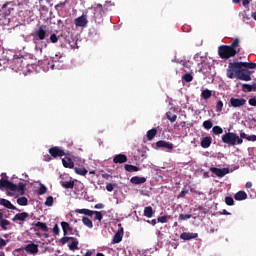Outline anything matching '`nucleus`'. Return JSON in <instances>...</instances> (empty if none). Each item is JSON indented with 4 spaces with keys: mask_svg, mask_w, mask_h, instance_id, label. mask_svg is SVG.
<instances>
[{
    "mask_svg": "<svg viewBox=\"0 0 256 256\" xmlns=\"http://www.w3.org/2000/svg\"><path fill=\"white\" fill-rule=\"evenodd\" d=\"M238 53H241V40L234 39L231 45H221L218 47V55L220 59H231Z\"/></svg>",
    "mask_w": 256,
    "mask_h": 256,
    "instance_id": "obj_1",
    "label": "nucleus"
},
{
    "mask_svg": "<svg viewBox=\"0 0 256 256\" xmlns=\"http://www.w3.org/2000/svg\"><path fill=\"white\" fill-rule=\"evenodd\" d=\"M222 143H225L228 147H235V145H241L242 140L239 138V135L233 132H226L221 137Z\"/></svg>",
    "mask_w": 256,
    "mask_h": 256,
    "instance_id": "obj_2",
    "label": "nucleus"
},
{
    "mask_svg": "<svg viewBox=\"0 0 256 256\" xmlns=\"http://www.w3.org/2000/svg\"><path fill=\"white\" fill-rule=\"evenodd\" d=\"M242 69H243L242 62H230L226 72L228 79H235V75L236 77H238Z\"/></svg>",
    "mask_w": 256,
    "mask_h": 256,
    "instance_id": "obj_3",
    "label": "nucleus"
},
{
    "mask_svg": "<svg viewBox=\"0 0 256 256\" xmlns=\"http://www.w3.org/2000/svg\"><path fill=\"white\" fill-rule=\"evenodd\" d=\"M75 212L79 213L80 215H87L88 217H93V215H95L94 221H99L100 223L101 221H103V213H101V211H95V210L83 208V209H77L75 210Z\"/></svg>",
    "mask_w": 256,
    "mask_h": 256,
    "instance_id": "obj_4",
    "label": "nucleus"
},
{
    "mask_svg": "<svg viewBox=\"0 0 256 256\" xmlns=\"http://www.w3.org/2000/svg\"><path fill=\"white\" fill-rule=\"evenodd\" d=\"M47 30L43 26H40L33 34V43L39 45V41H45L47 39Z\"/></svg>",
    "mask_w": 256,
    "mask_h": 256,
    "instance_id": "obj_5",
    "label": "nucleus"
},
{
    "mask_svg": "<svg viewBox=\"0 0 256 256\" xmlns=\"http://www.w3.org/2000/svg\"><path fill=\"white\" fill-rule=\"evenodd\" d=\"M103 17H105V9H103V5L97 4L93 9V19L95 23H103Z\"/></svg>",
    "mask_w": 256,
    "mask_h": 256,
    "instance_id": "obj_6",
    "label": "nucleus"
},
{
    "mask_svg": "<svg viewBox=\"0 0 256 256\" xmlns=\"http://www.w3.org/2000/svg\"><path fill=\"white\" fill-rule=\"evenodd\" d=\"M21 251H26L27 253H30L31 255H37L39 253V245L35 243H30L22 248H17L14 250V253H19Z\"/></svg>",
    "mask_w": 256,
    "mask_h": 256,
    "instance_id": "obj_7",
    "label": "nucleus"
},
{
    "mask_svg": "<svg viewBox=\"0 0 256 256\" xmlns=\"http://www.w3.org/2000/svg\"><path fill=\"white\" fill-rule=\"evenodd\" d=\"M244 105H247V99L235 97L230 98L229 107H234L237 109L239 107H244Z\"/></svg>",
    "mask_w": 256,
    "mask_h": 256,
    "instance_id": "obj_8",
    "label": "nucleus"
},
{
    "mask_svg": "<svg viewBox=\"0 0 256 256\" xmlns=\"http://www.w3.org/2000/svg\"><path fill=\"white\" fill-rule=\"evenodd\" d=\"M49 154L51 157H54V159H57V157H65V151L63 149L59 148V146H54L49 149Z\"/></svg>",
    "mask_w": 256,
    "mask_h": 256,
    "instance_id": "obj_9",
    "label": "nucleus"
},
{
    "mask_svg": "<svg viewBox=\"0 0 256 256\" xmlns=\"http://www.w3.org/2000/svg\"><path fill=\"white\" fill-rule=\"evenodd\" d=\"M65 158L62 159V165L66 169H73L75 167V162H73V159H71V153H66L64 155Z\"/></svg>",
    "mask_w": 256,
    "mask_h": 256,
    "instance_id": "obj_10",
    "label": "nucleus"
},
{
    "mask_svg": "<svg viewBox=\"0 0 256 256\" xmlns=\"http://www.w3.org/2000/svg\"><path fill=\"white\" fill-rule=\"evenodd\" d=\"M209 171L214 173L217 177H225V175L229 174V168H217V167H210Z\"/></svg>",
    "mask_w": 256,
    "mask_h": 256,
    "instance_id": "obj_11",
    "label": "nucleus"
},
{
    "mask_svg": "<svg viewBox=\"0 0 256 256\" xmlns=\"http://www.w3.org/2000/svg\"><path fill=\"white\" fill-rule=\"evenodd\" d=\"M61 227H62L64 236L67 235L68 231H70L71 235H76V237H80L79 230H73V228L69 225L68 222H61Z\"/></svg>",
    "mask_w": 256,
    "mask_h": 256,
    "instance_id": "obj_12",
    "label": "nucleus"
},
{
    "mask_svg": "<svg viewBox=\"0 0 256 256\" xmlns=\"http://www.w3.org/2000/svg\"><path fill=\"white\" fill-rule=\"evenodd\" d=\"M240 81H251V71L243 68L240 74L236 76Z\"/></svg>",
    "mask_w": 256,
    "mask_h": 256,
    "instance_id": "obj_13",
    "label": "nucleus"
},
{
    "mask_svg": "<svg viewBox=\"0 0 256 256\" xmlns=\"http://www.w3.org/2000/svg\"><path fill=\"white\" fill-rule=\"evenodd\" d=\"M74 23L76 27H87V23H89L87 15L83 14L82 16H79L74 20Z\"/></svg>",
    "mask_w": 256,
    "mask_h": 256,
    "instance_id": "obj_14",
    "label": "nucleus"
},
{
    "mask_svg": "<svg viewBox=\"0 0 256 256\" xmlns=\"http://www.w3.org/2000/svg\"><path fill=\"white\" fill-rule=\"evenodd\" d=\"M0 189H9V191L11 190H15V184L9 180H0Z\"/></svg>",
    "mask_w": 256,
    "mask_h": 256,
    "instance_id": "obj_15",
    "label": "nucleus"
},
{
    "mask_svg": "<svg viewBox=\"0 0 256 256\" xmlns=\"http://www.w3.org/2000/svg\"><path fill=\"white\" fill-rule=\"evenodd\" d=\"M9 225H11V222L7 219H5V214H3L2 212H0V227L2 229V231H7V229H9Z\"/></svg>",
    "mask_w": 256,
    "mask_h": 256,
    "instance_id": "obj_16",
    "label": "nucleus"
},
{
    "mask_svg": "<svg viewBox=\"0 0 256 256\" xmlns=\"http://www.w3.org/2000/svg\"><path fill=\"white\" fill-rule=\"evenodd\" d=\"M156 147H158L159 149H169L170 151L173 150V143L164 141V140H160L158 142H156Z\"/></svg>",
    "mask_w": 256,
    "mask_h": 256,
    "instance_id": "obj_17",
    "label": "nucleus"
},
{
    "mask_svg": "<svg viewBox=\"0 0 256 256\" xmlns=\"http://www.w3.org/2000/svg\"><path fill=\"white\" fill-rule=\"evenodd\" d=\"M0 205H2V207H6V209H12L13 211H19V209H17V207H15V205H13L11 203V201L2 198L0 199Z\"/></svg>",
    "mask_w": 256,
    "mask_h": 256,
    "instance_id": "obj_18",
    "label": "nucleus"
},
{
    "mask_svg": "<svg viewBox=\"0 0 256 256\" xmlns=\"http://www.w3.org/2000/svg\"><path fill=\"white\" fill-rule=\"evenodd\" d=\"M197 237H199V234L189 232H184L180 235V239H183V241H191V239H197Z\"/></svg>",
    "mask_w": 256,
    "mask_h": 256,
    "instance_id": "obj_19",
    "label": "nucleus"
},
{
    "mask_svg": "<svg viewBox=\"0 0 256 256\" xmlns=\"http://www.w3.org/2000/svg\"><path fill=\"white\" fill-rule=\"evenodd\" d=\"M130 183H132V185H143V183H147V178L139 177V176H133L130 179Z\"/></svg>",
    "mask_w": 256,
    "mask_h": 256,
    "instance_id": "obj_20",
    "label": "nucleus"
},
{
    "mask_svg": "<svg viewBox=\"0 0 256 256\" xmlns=\"http://www.w3.org/2000/svg\"><path fill=\"white\" fill-rule=\"evenodd\" d=\"M29 218V213L27 212H22V213H17L13 218L12 221L17 222V221H27Z\"/></svg>",
    "mask_w": 256,
    "mask_h": 256,
    "instance_id": "obj_21",
    "label": "nucleus"
},
{
    "mask_svg": "<svg viewBox=\"0 0 256 256\" xmlns=\"http://www.w3.org/2000/svg\"><path fill=\"white\" fill-rule=\"evenodd\" d=\"M15 189L14 190H10V191H16L17 193H19V195H25V189H26V185L23 182H19L18 184H14Z\"/></svg>",
    "mask_w": 256,
    "mask_h": 256,
    "instance_id": "obj_22",
    "label": "nucleus"
},
{
    "mask_svg": "<svg viewBox=\"0 0 256 256\" xmlns=\"http://www.w3.org/2000/svg\"><path fill=\"white\" fill-rule=\"evenodd\" d=\"M212 141L213 139L211 138V136H206L202 138L200 145L203 149H209V147H211Z\"/></svg>",
    "mask_w": 256,
    "mask_h": 256,
    "instance_id": "obj_23",
    "label": "nucleus"
},
{
    "mask_svg": "<svg viewBox=\"0 0 256 256\" xmlns=\"http://www.w3.org/2000/svg\"><path fill=\"white\" fill-rule=\"evenodd\" d=\"M113 163L121 164V163H127V155L125 154H117L113 158Z\"/></svg>",
    "mask_w": 256,
    "mask_h": 256,
    "instance_id": "obj_24",
    "label": "nucleus"
},
{
    "mask_svg": "<svg viewBox=\"0 0 256 256\" xmlns=\"http://www.w3.org/2000/svg\"><path fill=\"white\" fill-rule=\"evenodd\" d=\"M121 241H123V231H118L112 239V245H116L117 243H121Z\"/></svg>",
    "mask_w": 256,
    "mask_h": 256,
    "instance_id": "obj_25",
    "label": "nucleus"
},
{
    "mask_svg": "<svg viewBox=\"0 0 256 256\" xmlns=\"http://www.w3.org/2000/svg\"><path fill=\"white\" fill-rule=\"evenodd\" d=\"M234 199L236 201H245V199H247V194L245 191H238L235 195H234Z\"/></svg>",
    "mask_w": 256,
    "mask_h": 256,
    "instance_id": "obj_26",
    "label": "nucleus"
},
{
    "mask_svg": "<svg viewBox=\"0 0 256 256\" xmlns=\"http://www.w3.org/2000/svg\"><path fill=\"white\" fill-rule=\"evenodd\" d=\"M154 211H153V207L151 206H147L144 208V217H147L148 219H151V217H153L154 215Z\"/></svg>",
    "mask_w": 256,
    "mask_h": 256,
    "instance_id": "obj_27",
    "label": "nucleus"
},
{
    "mask_svg": "<svg viewBox=\"0 0 256 256\" xmlns=\"http://www.w3.org/2000/svg\"><path fill=\"white\" fill-rule=\"evenodd\" d=\"M82 223L85 225V227H88V229H93V221H91L89 217L83 216Z\"/></svg>",
    "mask_w": 256,
    "mask_h": 256,
    "instance_id": "obj_28",
    "label": "nucleus"
},
{
    "mask_svg": "<svg viewBox=\"0 0 256 256\" xmlns=\"http://www.w3.org/2000/svg\"><path fill=\"white\" fill-rule=\"evenodd\" d=\"M61 186L64 187V189H73L75 187V182L74 181H61L60 182Z\"/></svg>",
    "mask_w": 256,
    "mask_h": 256,
    "instance_id": "obj_29",
    "label": "nucleus"
},
{
    "mask_svg": "<svg viewBox=\"0 0 256 256\" xmlns=\"http://www.w3.org/2000/svg\"><path fill=\"white\" fill-rule=\"evenodd\" d=\"M157 135V129L152 128L147 132V139L148 141H153L155 139V136Z\"/></svg>",
    "mask_w": 256,
    "mask_h": 256,
    "instance_id": "obj_30",
    "label": "nucleus"
},
{
    "mask_svg": "<svg viewBox=\"0 0 256 256\" xmlns=\"http://www.w3.org/2000/svg\"><path fill=\"white\" fill-rule=\"evenodd\" d=\"M71 241H72V243L69 244L70 251H75V250L79 249V247H78L79 240H77V238L73 237V239Z\"/></svg>",
    "mask_w": 256,
    "mask_h": 256,
    "instance_id": "obj_31",
    "label": "nucleus"
},
{
    "mask_svg": "<svg viewBox=\"0 0 256 256\" xmlns=\"http://www.w3.org/2000/svg\"><path fill=\"white\" fill-rule=\"evenodd\" d=\"M212 95H213V92H211V90L209 89H205L201 93L202 99H205V100L211 99Z\"/></svg>",
    "mask_w": 256,
    "mask_h": 256,
    "instance_id": "obj_32",
    "label": "nucleus"
},
{
    "mask_svg": "<svg viewBox=\"0 0 256 256\" xmlns=\"http://www.w3.org/2000/svg\"><path fill=\"white\" fill-rule=\"evenodd\" d=\"M242 89L243 91H248L249 93H251V91H256V84H243Z\"/></svg>",
    "mask_w": 256,
    "mask_h": 256,
    "instance_id": "obj_33",
    "label": "nucleus"
},
{
    "mask_svg": "<svg viewBox=\"0 0 256 256\" xmlns=\"http://www.w3.org/2000/svg\"><path fill=\"white\" fill-rule=\"evenodd\" d=\"M242 68L243 69H256V63L255 62H242Z\"/></svg>",
    "mask_w": 256,
    "mask_h": 256,
    "instance_id": "obj_34",
    "label": "nucleus"
},
{
    "mask_svg": "<svg viewBox=\"0 0 256 256\" xmlns=\"http://www.w3.org/2000/svg\"><path fill=\"white\" fill-rule=\"evenodd\" d=\"M166 117L170 123H175V121H177V115L173 114V112H167Z\"/></svg>",
    "mask_w": 256,
    "mask_h": 256,
    "instance_id": "obj_35",
    "label": "nucleus"
},
{
    "mask_svg": "<svg viewBox=\"0 0 256 256\" xmlns=\"http://www.w3.org/2000/svg\"><path fill=\"white\" fill-rule=\"evenodd\" d=\"M35 227H38L39 229H41L44 232L49 231V227H47V224L44 222H37L36 224H34Z\"/></svg>",
    "mask_w": 256,
    "mask_h": 256,
    "instance_id": "obj_36",
    "label": "nucleus"
},
{
    "mask_svg": "<svg viewBox=\"0 0 256 256\" xmlns=\"http://www.w3.org/2000/svg\"><path fill=\"white\" fill-rule=\"evenodd\" d=\"M17 203L21 206H27L29 204V200L27 199V197L23 196L17 199Z\"/></svg>",
    "mask_w": 256,
    "mask_h": 256,
    "instance_id": "obj_37",
    "label": "nucleus"
},
{
    "mask_svg": "<svg viewBox=\"0 0 256 256\" xmlns=\"http://www.w3.org/2000/svg\"><path fill=\"white\" fill-rule=\"evenodd\" d=\"M74 171H75V173H76L77 175H82V176H85V175L88 173L87 169L81 168V167H76V168L74 169Z\"/></svg>",
    "mask_w": 256,
    "mask_h": 256,
    "instance_id": "obj_38",
    "label": "nucleus"
},
{
    "mask_svg": "<svg viewBox=\"0 0 256 256\" xmlns=\"http://www.w3.org/2000/svg\"><path fill=\"white\" fill-rule=\"evenodd\" d=\"M124 169H125L126 171H129V172L139 171V167L133 166V165H131V164H126V165L124 166Z\"/></svg>",
    "mask_w": 256,
    "mask_h": 256,
    "instance_id": "obj_39",
    "label": "nucleus"
},
{
    "mask_svg": "<svg viewBox=\"0 0 256 256\" xmlns=\"http://www.w3.org/2000/svg\"><path fill=\"white\" fill-rule=\"evenodd\" d=\"M182 81H185L186 83H191L193 81V75L186 73L182 76Z\"/></svg>",
    "mask_w": 256,
    "mask_h": 256,
    "instance_id": "obj_40",
    "label": "nucleus"
},
{
    "mask_svg": "<svg viewBox=\"0 0 256 256\" xmlns=\"http://www.w3.org/2000/svg\"><path fill=\"white\" fill-rule=\"evenodd\" d=\"M212 133H214V135H223V128L220 126H214L212 128Z\"/></svg>",
    "mask_w": 256,
    "mask_h": 256,
    "instance_id": "obj_41",
    "label": "nucleus"
},
{
    "mask_svg": "<svg viewBox=\"0 0 256 256\" xmlns=\"http://www.w3.org/2000/svg\"><path fill=\"white\" fill-rule=\"evenodd\" d=\"M171 219V215L160 216L157 218L158 223H167Z\"/></svg>",
    "mask_w": 256,
    "mask_h": 256,
    "instance_id": "obj_42",
    "label": "nucleus"
},
{
    "mask_svg": "<svg viewBox=\"0 0 256 256\" xmlns=\"http://www.w3.org/2000/svg\"><path fill=\"white\" fill-rule=\"evenodd\" d=\"M204 129H212L213 128V122L211 120H206L203 122Z\"/></svg>",
    "mask_w": 256,
    "mask_h": 256,
    "instance_id": "obj_43",
    "label": "nucleus"
},
{
    "mask_svg": "<svg viewBox=\"0 0 256 256\" xmlns=\"http://www.w3.org/2000/svg\"><path fill=\"white\" fill-rule=\"evenodd\" d=\"M72 239H73V237L64 235V237L60 239V243H61V245H65L66 243H69V241H71Z\"/></svg>",
    "mask_w": 256,
    "mask_h": 256,
    "instance_id": "obj_44",
    "label": "nucleus"
},
{
    "mask_svg": "<svg viewBox=\"0 0 256 256\" xmlns=\"http://www.w3.org/2000/svg\"><path fill=\"white\" fill-rule=\"evenodd\" d=\"M225 203H226V205H229L231 207V206L235 205V200H233V197L227 196L225 198Z\"/></svg>",
    "mask_w": 256,
    "mask_h": 256,
    "instance_id": "obj_45",
    "label": "nucleus"
},
{
    "mask_svg": "<svg viewBox=\"0 0 256 256\" xmlns=\"http://www.w3.org/2000/svg\"><path fill=\"white\" fill-rule=\"evenodd\" d=\"M46 207H53V196H48L45 201Z\"/></svg>",
    "mask_w": 256,
    "mask_h": 256,
    "instance_id": "obj_46",
    "label": "nucleus"
},
{
    "mask_svg": "<svg viewBox=\"0 0 256 256\" xmlns=\"http://www.w3.org/2000/svg\"><path fill=\"white\" fill-rule=\"evenodd\" d=\"M45 193H47V187L42 184L38 190V195H45Z\"/></svg>",
    "mask_w": 256,
    "mask_h": 256,
    "instance_id": "obj_47",
    "label": "nucleus"
},
{
    "mask_svg": "<svg viewBox=\"0 0 256 256\" xmlns=\"http://www.w3.org/2000/svg\"><path fill=\"white\" fill-rule=\"evenodd\" d=\"M216 111L217 113H221V111H223V101H218L216 104Z\"/></svg>",
    "mask_w": 256,
    "mask_h": 256,
    "instance_id": "obj_48",
    "label": "nucleus"
},
{
    "mask_svg": "<svg viewBox=\"0 0 256 256\" xmlns=\"http://www.w3.org/2000/svg\"><path fill=\"white\" fill-rule=\"evenodd\" d=\"M191 217H193V215H191V214H180L179 220L186 221V219H191Z\"/></svg>",
    "mask_w": 256,
    "mask_h": 256,
    "instance_id": "obj_49",
    "label": "nucleus"
},
{
    "mask_svg": "<svg viewBox=\"0 0 256 256\" xmlns=\"http://www.w3.org/2000/svg\"><path fill=\"white\" fill-rule=\"evenodd\" d=\"M9 243V240H5L3 238H0V249H4L7 244Z\"/></svg>",
    "mask_w": 256,
    "mask_h": 256,
    "instance_id": "obj_50",
    "label": "nucleus"
},
{
    "mask_svg": "<svg viewBox=\"0 0 256 256\" xmlns=\"http://www.w3.org/2000/svg\"><path fill=\"white\" fill-rule=\"evenodd\" d=\"M50 41L52 43H57L59 41V36H57V34H51L50 35Z\"/></svg>",
    "mask_w": 256,
    "mask_h": 256,
    "instance_id": "obj_51",
    "label": "nucleus"
},
{
    "mask_svg": "<svg viewBox=\"0 0 256 256\" xmlns=\"http://www.w3.org/2000/svg\"><path fill=\"white\" fill-rule=\"evenodd\" d=\"M113 189H115V184H107L106 185V190L109 191V193H111V191H113Z\"/></svg>",
    "mask_w": 256,
    "mask_h": 256,
    "instance_id": "obj_52",
    "label": "nucleus"
},
{
    "mask_svg": "<svg viewBox=\"0 0 256 256\" xmlns=\"http://www.w3.org/2000/svg\"><path fill=\"white\" fill-rule=\"evenodd\" d=\"M53 233H54V235H59V233H60L59 225L55 224V226L53 228Z\"/></svg>",
    "mask_w": 256,
    "mask_h": 256,
    "instance_id": "obj_53",
    "label": "nucleus"
},
{
    "mask_svg": "<svg viewBox=\"0 0 256 256\" xmlns=\"http://www.w3.org/2000/svg\"><path fill=\"white\" fill-rule=\"evenodd\" d=\"M249 105L256 107V98H250L248 101Z\"/></svg>",
    "mask_w": 256,
    "mask_h": 256,
    "instance_id": "obj_54",
    "label": "nucleus"
},
{
    "mask_svg": "<svg viewBox=\"0 0 256 256\" xmlns=\"http://www.w3.org/2000/svg\"><path fill=\"white\" fill-rule=\"evenodd\" d=\"M187 193H189V190H182L178 197L183 198V197H185V195H187Z\"/></svg>",
    "mask_w": 256,
    "mask_h": 256,
    "instance_id": "obj_55",
    "label": "nucleus"
},
{
    "mask_svg": "<svg viewBox=\"0 0 256 256\" xmlns=\"http://www.w3.org/2000/svg\"><path fill=\"white\" fill-rule=\"evenodd\" d=\"M249 136H247V134L245 132L240 133V137L239 139H241L242 143H243V139H247Z\"/></svg>",
    "mask_w": 256,
    "mask_h": 256,
    "instance_id": "obj_56",
    "label": "nucleus"
},
{
    "mask_svg": "<svg viewBox=\"0 0 256 256\" xmlns=\"http://www.w3.org/2000/svg\"><path fill=\"white\" fill-rule=\"evenodd\" d=\"M105 205L103 203H98L94 206V209H104Z\"/></svg>",
    "mask_w": 256,
    "mask_h": 256,
    "instance_id": "obj_57",
    "label": "nucleus"
},
{
    "mask_svg": "<svg viewBox=\"0 0 256 256\" xmlns=\"http://www.w3.org/2000/svg\"><path fill=\"white\" fill-rule=\"evenodd\" d=\"M247 141H253V142H255V141H256V135L248 136V137H247Z\"/></svg>",
    "mask_w": 256,
    "mask_h": 256,
    "instance_id": "obj_58",
    "label": "nucleus"
},
{
    "mask_svg": "<svg viewBox=\"0 0 256 256\" xmlns=\"http://www.w3.org/2000/svg\"><path fill=\"white\" fill-rule=\"evenodd\" d=\"M10 4H11V2H6L5 4H3L2 11H5L7 9V7H9Z\"/></svg>",
    "mask_w": 256,
    "mask_h": 256,
    "instance_id": "obj_59",
    "label": "nucleus"
},
{
    "mask_svg": "<svg viewBox=\"0 0 256 256\" xmlns=\"http://www.w3.org/2000/svg\"><path fill=\"white\" fill-rule=\"evenodd\" d=\"M249 3H251V0H242V4L244 7H247V5H249Z\"/></svg>",
    "mask_w": 256,
    "mask_h": 256,
    "instance_id": "obj_60",
    "label": "nucleus"
},
{
    "mask_svg": "<svg viewBox=\"0 0 256 256\" xmlns=\"http://www.w3.org/2000/svg\"><path fill=\"white\" fill-rule=\"evenodd\" d=\"M67 2H60L59 4L56 5V7H65Z\"/></svg>",
    "mask_w": 256,
    "mask_h": 256,
    "instance_id": "obj_61",
    "label": "nucleus"
},
{
    "mask_svg": "<svg viewBox=\"0 0 256 256\" xmlns=\"http://www.w3.org/2000/svg\"><path fill=\"white\" fill-rule=\"evenodd\" d=\"M44 161H51V157L49 155L44 156Z\"/></svg>",
    "mask_w": 256,
    "mask_h": 256,
    "instance_id": "obj_62",
    "label": "nucleus"
},
{
    "mask_svg": "<svg viewBox=\"0 0 256 256\" xmlns=\"http://www.w3.org/2000/svg\"><path fill=\"white\" fill-rule=\"evenodd\" d=\"M91 255H93V252L87 251L83 256H91Z\"/></svg>",
    "mask_w": 256,
    "mask_h": 256,
    "instance_id": "obj_63",
    "label": "nucleus"
},
{
    "mask_svg": "<svg viewBox=\"0 0 256 256\" xmlns=\"http://www.w3.org/2000/svg\"><path fill=\"white\" fill-rule=\"evenodd\" d=\"M251 17L254 19V21H256V12H252Z\"/></svg>",
    "mask_w": 256,
    "mask_h": 256,
    "instance_id": "obj_64",
    "label": "nucleus"
}]
</instances>
